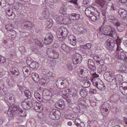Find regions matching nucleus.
I'll use <instances>...</instances> for the list:
<instances>
[{
  "mask_svg": "<svg viewBox=\"0 0 127 127\" xmlns=\"http://www.w3.org/2000/svg\"><path fill=\"white\" fill-rule=\"evenodd\" d=\"M101 32L105 35L110 36L114 38H116L117 33L115 29L109 26H105L101 30Z\"/></svg>",
  "mask_w": 127,
  "mask_h": 127,
  "instance_id": "nucleus-1",
  "label": "nucleus"
},
{
  "mask_svg": "<svg viewBox=\"0 0 127 127\" xmlns=\"http://www.w3.org/2000/svg\"><path fill=\"white\" fill-rule=\"evenodd\" d=\"M68 32L67 29L64 27H62L57 29L56 32V36L59 38L62 37L64 39L67 36Z\"/></svg>",
  "mask_w": 127,
  "mask_h": 127,
  "instance_id": "nucleus-2",
  "label": "nucleus"
},
{
  "mask_svg": "<svg viewBox=\"0 0 127 127\" xmlns=\"http://www.w3.org/2000/svg\"><path fill=\"white\" fill-rule=\"evenodd\" d=\"M103 76L105 79L107 81L117 83L116 78L112 73L110 72H105Z\"/></svg>",
  "mask_w": 127,
  "mask_h": 127,
  "instance_id": "nucleus-3",
  "label": "nucleus"
},
{
  "mask_svg": "<svg viewBox=\"0 0 127 127\" xmlns=\"http://www.w3.org/2000/svg\"><path fill=\"white\" fill-rule=\"evenodd\" d=\"M94 80L93 79L92 80L93 84L94 85L100 90L103 91L105 90V87L103 82L101 81L100 82H98L97 81H94Z\"/></svg>",
  "mask_w": 127,
  "mask_h": 127,
  "instance_id": "nucleus-4",
  "label": "nucleus"
},
{
  "mask_svg": "<svg viewBox=\"0 0 127 127\" xmlns=\"http://www.w3.org/2000/svg\"><path fill=\"white\" fill-rule=\"evenodd\" d=\"M32 101H27V100L23 101L21 103L22 107L25 109L28 110L32 106Z\"/></svg>",
  "mask_w": 127,
  "mask_h": 127,
  "instance_id": "nucleus-5",
  "label": "nucleus"
},
{
  "mask_svg": "<svg viewBox=\"0 0 127 127\" xmlns=\"http://www.w3.org/2000/svg\"><path fill=\"white\" fill-rule=\"evenodd\" d=\"M47 53L48 56L51 59H57L58 57V53L55 51L51 52L49 49H48L47 50Z\"/></svg>",
  "mask_w": 127,
  "mask_h": 127,
  "instance_id": "nucleus-6",
  "label": "nucleus"
},
{
  "mask_svg": "<svg viewBox=\"0 0 127 127\" xmlns=\"http://www.w3.org/2000/svg\"><path fill=\"white\" fill-rule=\"evenodd\" d=\"M59 111L55 110H51L50 112L49 116L50 118L52 120H57L59 118V116L57 114V113Z\"/></svg>",
  "mask_w": 127,
  "mask_h": 127,
  "instance_id": "nucleus-7",
  "label": "nucleus"
},
{
  "mask_svg": "<svg viewBox=\"0 0 127 127\" xmlns=\"http://www.w3.org/2000/svg\"><path fill=\"white\" fill-rule=\"evenodd\" d=\"M53 36L52 34L49 33L46 38H44L43 41L46 45H49L53 41Z\"/></svg>",
  "mask_w": 127,
  "mask_h": 127,
  "instance_id": "nucleus-8",
  "label": "nucleus"
},
{
  "mask_svg": "<svg viewBox=\"0 0 127 127\" xmlns=\"http://www.w3.org/2000/svg\"><path fill=\"white\" fill-rule=\"evenodd\" d=\"M106 44L108 49H112L113 48L115 43L113 39L109 38L106 40Z\"/></svg>",
  "mask_w": 127,
  "mask_h": 127,
  "instance_id": "nucleus-9",
  "label": "nucleus"
},
{
  "mask_svg": "<svg viewBox=\"0 0 127 127\" xmlns=\"http://www.w3.org/2000/svg\"><path fill=\"white\" fill-rule=\"evenodd\" d=\"M107 104H104L102 105L100 108L102 112V115L104 117H105L107 116L108 113V109L106 106Z\"/></svg>",
  "mask_w": 127,
  "mask_h": 127,
  "instance_id": "nucleus-10",
  "label": "nucleus"
},
{
  "mask_svg": "<svg viewBox=\"0 0 127 127\" xmlns=\"http://www.w3.org/2000/svg\"><path fill=\"white\" fill-rule=\"evenodd\" d=\"M72 59L74 64H78L81 61V56L79 54H76L72 57Z\"/></svg>",
  "mask_w": 127,
  "mask_h": 127,
  "instance_id": "nucleus-11",
  "label": "nucleus"
},
{
  "mask_svg": "<svg viewBox=\"0 0 127 127\" xmlns=\"http://www.w3.org/2000/svg\"><path fill=\"white\" fill-rule=\"evenodd\" d=\"M118 13L120 15L121 17L126 19L127 17V11L125 9H120L118 11Z\"/></svg>",
  "mask_w": 127,
  "mask_h": 127,
  "instance_id": "nucleus-12",
  "label": "nucleus"
},
{
  "mask_svg": "<svg viewBox=\"0 0 127 127\" xmlns=\"http://www.w3.org/2000/svg\"><path fill=\"white\" fill-rule=\"evenodd\" d=\"M124 64H125V63L123 64L119 62L117 63V65L119 66L120 70L122 72L126 73L127 72V67Z\"/></svg>",
  "mask_w": 127,
  "mask_h": 127,
  "instance_id": "nucleus-13",
  "label": "nucleus"
},
{
  "mask_svg": "<svg viewBox=\"0 0 127 127\" xmlns=\"http://www.w3.org/2000/svg\"><path fill=\"white\" fill-rule=\"evenodd\" d=\"M24 28L26 29H29L32 28V26L31 22L27 20H24L23 22Z\"/></svg>",
  "mask_w": 127,
  "mask_h": 127,
  "instance_id": "nucleus-14",
  "label": "nucleus"
},
{
  "mask_svg": "<svg viewBox=\"0 0 127 127\" xmlns=\"http://www.w3.org/2000/svg\"><path fill=\"white\" fill-rule=\"evenodd\" d=\"M42 15L45 19H46L49 17L50 14L48 10L45 7L43 8Z\"/></svg>",
  "mask_w": 127,
  "mask_h": 127,
  "instance_id": "nucleus-15",
  "label": "nucleus"
},
{
  "mask_svg": "<svg viewBox=\"0 0 127 127\" xmlns=\"http://www.w3.org/2000/svg\"><path fill=\"white\" fill-rule=\"evenodd\" d=\"M23 72L25 76L27 77L31 73L30 68L27 66L23 67L22 69Z\"/></svg>",
  "mask_w": 127,
  "mask_h": 127,
  "instance_id": "nucleus-16",
  "label": "nucleus"
},
{
  "mask_svg": "<svg viewBox=\"0 0 127 127\" xmlns=\"http://www.w3.org/2000/svg\"><path fill=\"white\" fill-rule=\"evenodd\" d=\"M64 80L58 79L56 82V85L57 87L60 89H62L64 88L65 84L64 83Z\"/></svg>",
  "mask_w": 127,
  "mask_h": 127,
  "instance_id": "nucleus-17",
  "label": "nucleus"
},
{
  "mask_svg": "<svg viewBox=\"0 0 127 127\" xmlns=\"http://www.w3.org/2000/svg\"><path fill=\"white\" fill-rule=\"evenodd\" d=\"M99 5L100 7H101L102 14L106 17L108 15V13L106 11L105 7L103 4L101 3H99Z\"/></svg>",
  "mask_w": 127,
  "mask_h": 127,
  "instance_id": "nucleus-18",
  "label": "nucleus"
},
{
  "mask_svg": "<svg viewBox=\"0 0 127 127\" xmlns=\"http://www.w3.org/2000/svg\"><path fill=\"white\" fill-rule=\"evenodd\" d=\"M69 17L72 20H78L80 18V15L79 14L73 13L69 15Z\"/></svg>",
  "mask_w": 127,
  "mask_h": 127,
  "instance_id": "nucleus-19",
  "label": "nucleus"
},
{
  "mask_svg": "<svg viewBox=\"0 0 127 127\" xmlns=\"http://www.w3.org/2000/svg\"><path fill=\"white\" fill-rule=\"evenodd\" d=\"M116 26H117L118 31L119 32H122L124 30L125 27L124 26L119 22H116L115 23Z\"/></svg>",
  "mask_w": 127,
  "mask_h": 127,
  "instance_id": "nucleus-20",
  "label": "nucleus"
},
{
  "mask_svg": "<svg viewBox=\"0 0 127 127\" xmlns=\"http://www.w3.org/2000/svg\"><path fill=\"white\" fill-rule=\"evenodd\" d=\"M6 12L7 15L9 17H11V18L12 19L14 18L15 14L13 12L12 10V9L7 8L6 10Z\"/></svg>",
  "mask_w": 127,
  "mask_h": 127,
  "instance_id": "nucleus-21",
  "label": "nucleus"
},
{
  "mask_svg": "<svg viewBox=\"0 0 127 127\" xmlns=\"http://www.w3.org/2000/svg\"><path fill=\"white\" fill-rule=\"evenodd\" d=\"M68 38L70 41V43L71 45L73 46H75L76 45V39L73 35H69L68 37Z\"/></svg>",
  "mask_w": 127,
  "mask_h": 127,
  "instance_id": "nucleus-22",
  "label": "nucleus"
},
{
  "mask_svg": "<svg viewBox=\"0 0 127 127\" xmlns=\"http://www.w3.org/2000/svg\"><path fill=\"white\" fill-rule=\"evenodd\" d=\"M119 58L120 59L123 60L124 62L127 63V57L125 54L122 51H121L118 54Z\"/></svg>",
  "mask_w": 127,
  "mask_h": 127,
  "instance_id": "nucleus-23",
  "label": "nucleus"
},
{
  "mask_svg": "<svg viewBox=\"0 0 127 127\" xmlns=\"http://www.w3.org/2000/svg\"><path fill=\"white\" fill-rule=\"evenodd\" d=\"M67 94L70 97H75V99H77L79 98V96L77 95L76 92V93H73L72 92L71 90L69 89L67 90Z\"/></svg>",
  "mask_w": 127,
  "mask_h": 127,
  "instance_id": "nucleus-24",
  "label": "nucleus"
},
{
  "mask_svg": "<svg viewBox=\"0 0 127 127\" xmlns=\"http://www.w3.org/2000/svg\"><path fill=\"white\" fill-rule=\"evenodd\" d=\"M92 15L90 17V18L91 19L92 21L93 22L95 21L98 19L99 18V15H100L98 13H96V14Z\"/></svg>",
  "mask_w": 127,
  "mask_h": 127,
  "instance_id": "nucleus-25",
  "label": "nucleus"
},
{
  "mask_svg": "<svg viewBox=\"0 0 127 127\" xmlns=\"http://www.w3.org/2000/svg\"><path fill=\"white\" fill-rule=\"evenodd\" d=\"M120 92L124 95H127V86H120L119 87Z\"/></svg>",
  "mask_w": 127,
  "mask_h": 127,
  "instance_id": "nucleus-26",
  "label": "nucleus"
},
{
  "mask_svg": "<svg viewBox=\"0 0 127 127\" xmlns=\"http://www.w3.org/2000/svg\"><path fill=\"white\" fill-rule=\"evenodd\" d=\"M80 94L82 97H84L88 95V92L87 89L83 88L80 91Z\"/></svg>",
  "mask_w": 127,
  "mask_h": 127,
  "instance_id": "nucleus-27",
  "label": "nucleus"
},
{
  "mask_svg": "<svg viewBox=\"0 0 127 127\" xmlns=\"http://www.w3.org/2000/svg\"><path fill=\"white\" fill-rule=\"evenodd\" d=\"M10 71L13 75H14L15 76L19 75V72L18 69L16 67H13Z\"/></svg>",
  "mask_w": 127,
  "mask_h": 127,
  "instance_id": "nucleus-28",
  "label": "nucleus"
},
{
  "mask_svg": "<svg viewBox=\"0 0 127 127\" xmlns=\"http://www.w3.org/2000/svg\"><path fill=\"white\" fill-rule=\"evenodd\" d=\"M30 66L32 69H36L38 67V64L36 62L33 61L30 64Z\"/></svg>",
  "mask_w": 127,
  "mask_h": 127,
  "instance_id": "nucleus-29",
  "label": "nucleus"
},
{
  "mask_svg": "<svg viewBox=\"0 0 127 127\" xmlns=\"http://www.w3.org/2000/svg\"><path fill=\"white\" fill-rule=\"evenodd\" d=\"M53 18L54 19L59 23L62 21L63 19V17L62 16L57 15L53 16Z\"/></svg>",
  "mask_w": 127,
  "mask_h": 127,
  "instance_id": "nucleus-30",
  "label": "nucleus"
},
{
  "mask_svg": "<svg viewBox=\"0 0 127 127\" xmlns=\"http://www.w3.org/2000/svg\"><path fill=\"white\" fill-rule=\"evenodd\" d=\"M32 77L33 81L35 82H37L39 80V76L37 73H32Z\"/></svg>",
  "mask_w": 127,
  "mask_h": 127,
  "instance_id": "nucleus-31",
  "label": "nucleus"
},
{
  "mask_svg": "<svg viewBox=\"0 0 127 127\" xmlns=\"http://www.w3.org/2000/svg\"><path fill=\"white\" fill-rule=\"evenodd\" d=\"M79 31L80 33L84 34H87L89 33L88 30L84 29L82 27L79 28Z\"/></svg>",
  "mask_w": 127,
  "mask_h": 127,
  "instance_id": "nucleus-32",
  "label": "nucleus"
},
{
  "mask_svg": "<svg viewBox=\"0 0 127 127\" xmlns=\"http://www.w3.org/2000/svg\"><path fill=\"white\" fill-rule=\"evenodd\" d=\"M61 49L63 50L66 53L68 52V51L69 50V49L70 48V47L68 46H67L65 44H62L61 46Z\"/></svg>",
  "mask_w": 127,
  "mask_h": 127,
  "instance_id": "nucleus-33",
  "label": "nucleus"
},
{
  "mask_svg": "<svg viewBox=\"0 0 127 127\" xmlns=\"http://www.w3.org/2000/svg\"><path fill=\"white\" fill-rule=\"evenodd\" d=\"M85 14L89 18H90V17L93 15V14L89 7L86 9Z\"/></svg>",
  "mask_w": 127,
  "mask_h": 127,
  "instance_id": "nucleus-34",
  "label": "nucleus"
},
{
  "mask_svg": "<svg viewBox=\"0 0 127 127\" xmlns=\"http://www.w3.org/2000/svg\"><path fill=\"white\" fill-rule=\"evenodd\" d=\"M67 11V9L64 6H62L59 10L61 14L64 15L66 13Z\"/></svg>",
  "mask_w": 127,
  "mask_h": 127,
  "instance_id": "nucleus-35",
  "label": "nucleus"
},
{
  "mask_svg": "<svg viewBox=\"0 0 127 127\" xmlns=\"http://www.w3.org/2000/svg\"><path fill=\"white\" fill-rule=\"evenodd\" d=\"M77 73V74L80 77L83 78L84 77V72L83 69H78Z\"/></svg>",
  "mask_w": 127,
  "mask_h": 127,
  "instance_id": "nucleus-36",
  "label": "nucleus"
},
{
  "mask_svg": "<svg viewBox=\"0 0 127 127\" xmlns=\"http://www.w3.org/2000/svg\"><path fill=\"white\" fill-rule=\"evenodd\" d=\"M7 113L9 116L11 117H14L15 114L14 111H12L11 109V108H10L7 112Z\"/></svg>",
  "mask_w": 127,
  "mask_h": 127,
  "instance_id": "nucleus-37",
  "label": "nucleus"
},
{
  "mask_svg": "<svg viewBox=\"0 0 127 127\" xmlns=\"http://www.w3.org/2000/svg\"><path fill=\"white\" fill-rule=\"evenodd\" d=\"M86 106L84 105L80 104L76 107V109L78 110H80L83 111V110L86 108Z\"/></svg>",
  "mask_w": 127,
  "mask_h": 127,
  "instance_id": "nucleus-38",
  "label": "nucleus"
},
{
  "mask_svg": "<svg viewBox=\"0 0 127 127\" xmlns=\"http://www.w3.org/2000/svg\"><path fill=\"white\" fill-rule=\"evenodd\" d=\"M89 7L91 10V11L93 14V15L96 14V13H98L97 11V9L95 8L94 7L91 6Z\"/></svg>",
  "mask_w": 127,
  "mask_h": 127,
  "instance_id": "nucleus-39",
  "label": "nucleus"
},
{
  "mask_svg": "<svg viewBox=\"0 0 127 127\" xmlns=\"http://www.w3.org/2000/svg\"><path fill=\"white\" fill-rule=\"evenodd\" d=\"M34 96L35 97L38 101L41 100V95L40 94L37 92H35L34 93Z\"/></svg>",
  "mask_w": 127,
  "mask_h": 127,
  "instance_id": "nucleus-40",
  "label": "nucleus"
},
{
  "mask_svg": "<svg viewBox=\"0 0 127 127\" xmlns=\"http://www.w3.org/2000/svg\"><path fill=\"white\" fill-rule=\"evenodd\" d=\"M24 93L25 95L27 98H30L32 97L30 92L28 90H26L24 91Z\"/></svg>",
  "mask_w": 127,
  "mask_h": 127,
  "instance_id": "nucleus-41",
  "label": "nucleus"
},
{
  "mask_svg": "<svg viewBox=\"0 0 127 127\" xmlns=\"http://www.w3.org/2000/svg\"><path fill=\"white\" fill-rule=\"evenodd\" d=\"M9 52L8 54L9 56L10 57H12L14 54L15 53V52L13 49L9 48L8 49Z\"/></svg>",
  "mask_w": 127,
  "mask_h": 127,
  "instance_id": "nucleus-42",
  "label": "nucleus"
},
{
  "mask_svg": "<svg viewBox=\"0 0 127 127\" xmlns=\"http://www.w3.org/2000/svg\"><path fill=\"white\" fill-rule=\"evenodd\" d=\"M34 43L36 47H41L42 46L41 45V43L37 39H35L34 40Z\"/></svg>",
  "mask_w": 127,
  "mask_h": 127,
  "instance_id": "nucleus-43",
  "label": "nucleus"
},
{
  "mask_svg": "<svg viewBox=\"0 0 127 127\" xmlns=\"http://www.w3.org/2000/svg\"><path fill=\"white\" fill-rule=\"evenodd\" d=\"M108 19L109 20H110V21H112V22L113 21V22H115L114 21H115L116 22V21H117L116 19L113 15H110L109 16H108Z\"/></svg>",
  "mask_w": 127,
  "mask_h": 127,
  "instance_id": "nucleus-44",
  "label": "nucleus"
},
{
  "mask_svg": "<svg viewBox=\"0 0 127 127\" xmlns=\"http://www.w3.org/2000/svg\"><path fill=\"white\" fill-rule=\"evenodd\" d=\"M94 59L96 62L102 60V58L99 57L98 55L95 56L94 57Z\"/></svg>",
  "mask_w": 127,
  "mask_h": 127,
  "instance_id": "nucleus-45",
  "label": "nucleus"
},
{
  "mask_svg": "<svg viewBox=\"0 0 127 127\" xmlns=\"http://www.w3.org/2000/svg\"><path fill=\"white\" fill-rule=\"evenodd\" d=\"M43 93L45 94L46 96H49L51 94V92L50 91L46 89L43 91Z\"/></svg>",
  "mask_w": 127,
  "mask_h": 127,
  "instance_id": "nucleus-46",
  "label": "nucleus"
},
{
  "mask_svg": "<svg viewBox=\"0 0 127 127\" xmlns=\"http://www.w3.org/2000/svg\"><path fill=\"white\" fill-rule=\"evenodd\" d=\"M91 43H87L86 44L83 46V48L85 49H87L90 48L91 47Z\"/></svg>",
  "mask_w": 127,
  "mask_h": 127,
  "instance_id": "nucleus-47",
  "label": "nucleus"
},
{
  "mask_svg": "<svg viewBox=\"0 0 127 127\" xmlns=\"http://www.w3.org/2000/svg\"><path fill=\"white\" fill-rule=\"evenodd\" d=\"M89 68L93 71H94L96 69V66L95 64L88 65Z\"/></svg>",
  "mask_w": 127,
  "mask_h": 127,
  "instance_id": "nucleus-48",
  "label": "nucleus"
},
{
  "mask_svg": "<svg viewBox=\"0 0 127 127\" xmlns=\"http://www.w3.org/2000/svg\"><path fill=\"white\" fill-rule=\"evenodd\" d=\"M91 85V83L89 81H86L84 83V85L86 88H88Z\"/></svg>",
  "mask_w": 127,
  "mask_h": 127,
  "instance_id": "nucleus-49",
  "label": "nucleus"
},
{
  "mask_svg": "<svg viewBox=\"0 0 127 127\" xmlns=\"http://www.w3.org/2000/svg\"><path fill=\"white\" fill-rule=\"evenodd\" d=\"M92 77L93 79L92 80V81H93L92 80L93 79H95L94 81H96L97 80H98V79L97 78L95 79V78L98 77H99V75L98 74H96V73H94L93 74Z\"/></svg>",
  "mask_w": 127,
  "mask_h": 127,
  "instance_id": "nucleus-50",
  "label": "nucleus"
},
{
  "mask_svg": "<svg viewBox=\"0 0 127 127\" xmlns=\"http://www.w3.org/2000/svg\"><path fill=\"white\" fill-rule=\"evenodd\" d=\"M6 61L5 58L4 57L0 55V63H3Z\"/></svg>",
  "mask_w": 127,
  "mask_h": 127,
  "instance_id": "nucleus-51",
  "label": "nucleus"
},
{
  "mask_svg": "<svg viewBox=\"0 0 127 127\" xmlns=\"http://www.w3.org/2000/svg\"><path fill=\"white\" fill-rule=\"evenodd\" d=\"M65 117L67 119H72L73 117L70 114H65Z\"/></svg>",
  "mask_w": 127,
  "mask_h": 127,
  "instance_id": "nucleus-52",
  "label": "nucleus"
},
{
  "mask_svg": "<svg viewBox=\"0 0 127 127\" xmlns=\"http://www.w3.org/2000/svg\"><path fill=\"white\" fill-rule=\"evenodd\" d=\"M87 64H88V65H92V64H95L93 60L91 59H89L88 60L87 62Z\"/></svg>",
  "mask_w": 127,
  "mask_h": 127,
  "instance_id": "nucleus-53",
  "label": "nucleus"
},
{
  "mask_svg": "<svg viewBox=\"0 0 127 127\" xmlns=\"http://www.w3.org/2000/svg\"><path fill=\"white\" fill-rule=\"evenodd\" d=\"M47 27L49 28H51L52 26V24L50 21H48L47 22Z\"/></svg>",
  "mask_w": 127,
  "mask_h": 127,
  "instance_id": "nucleus-54",
  "label": "nucleus"
},
{
  "mask_svg": "<svg viewBox=\"0 0 127 127\" xmlns=\"http://www.w3.org/2000/svg\"><path fill=\"white\" fill-rule=\"evenodd\" d=\"M67 68L69 70H71L73 69V67L72 65L70 64H68L66 65Z\"/></svg>",
  "mask_w": 127,
  "mask_h": 127,
  "instance_id": "nucleus-55",
  "label": "nucleus"
},
{
  "mask_svg": "<svg viewBox=\"0 0 127 127\" xmlns=\"http://www.w3.org/2000/svg\"><path fill=\"white\" fill-rule=\"evenodd\" d=\"M19 116L20 117H24L26 116V113L25 111H23V112L19 114Z\"/></svg>",
  "mask_w": 127,
  "mask_h": 127,
  "instance_id": "nucleus-56",
  "label": "nucleus"
},
{
  "mask_svg": "<svg viewBox=\"0 0 127 127\" xmlns=\"http://www.w3.org/2000/svg\"><path fill=\"white\" fill-rule=\"evenodd\" d=\"M47 75V77H50L51 76L53 77L54 76L55 74H54L53 73L49 71V73H48Z\"/></svg>",
  "mask_w": 127,
  "mask_h": 127,
  "instance_id": "nucleus-57",
  "label": "nucleus"
},
{
  "mask_svg": "<svg viewBox=\"0 0 127 127\" xmlns=\"http://www.w3.org/2000/svg\"><path fill=\"white\" fill-rule=\"evenodd\" d=\"M18 86L19 87V89L21 91H23L24 90L25 87L22 85H18Z\"/></svg>",
  "mask_w": 127,
  "mask_h": 127,
  "instance_id": "nucleus-58",
  "label": "nucleus"
},
{
  "mask_svg": "<svg viewBox=\"0 0 127 127\" xmlns=\"http://www.w3.org/2000/svg\"><path fill=\"white\" fill-rule=\"evenodd\" d=\"M59 107V109H63L64 107V105L63 103L61 104H58Z\"/></svg>",
  "mask_w": 127,
  "mask_h": 127,
  "instance_id": "nucleus-59",
  "label": "nucleus"
},
{
  "mask_svg": "<svg viewBox=\"0 0 127 127\" xmlns=\"http://www.w3.org/2000/svg\"><path fill=\"white\" fill-rule=\"evenodd\" d=\"M97 63H98V65L101 66H103L104 64V62L102 60Z\"/></svg>",
  "mask_w": 127,
  "mask_h": 127,
  "instance_id": "nucleus-60",
  "label": "nucleus"
},
{
  "mask_svg": "<svg viewBox=\"0 0 127 127\" xmlns=\"http://www.w3.org/2000/svg\"><path fill=\"white\" fill-rule=\"evenodd\" d=\"M10 108H11V109L12 111H14V112H15V111H17V110L18 109V108L14 107V106H12V107H10Z\"/></svg>",
  "mask_w": 127,
  "mask_h": 127,
  "instance_id": "nucleus-61",
  "label": "nucleus"
},
{
  "mask_svg": "<svg viewBox=\"0 0 127 127\" xmlns=\"http://www.w3.org/2000/svg\"><path fill=\"white\" fill-rule=\"evenodd\" d=\"M48 4L49 5H48L49 6H50V5H51V7H53L54 4V2H53V0L50 1H49L48 2Z\"/></svg>",
  "mask_w": 127,
  "mask_h": 127,
  "instance_id": "nucleus-62",
  "label": "nucleus"
},
{
  "mask_svg": "<svg viewBox=\"0 0 127 127\" xmlns=\"http://www.w3.org/2000/svg\"><path fill=\"white\" fill-rule=\"evenodd\" d=\"M14 95H13L12 96L10 97L9 98V100L12 101V102L14 103L15 102V99L14 98Z\"/></svg>",
  "mask_w": 127,
  "mask_h": 127,
  "instance_id": "nucleus-63",
  "label": "nucleus"
},
{
  "mask_svg": "<svg viewBox=\"0 0 127 127\" xmlns=\"http://www.w3.org/2000/svg\"><path fill=\"white\" fill-rule=\"evenodd\" d=\"M117 39H116V42H117V45H120V44L121 43V40L119 39L118 38L119 37L117 35Z\"/></svg>",
  "mask_w": 127,
  "mask_h": 127,
  "instance_id": "nucleus-64",
  "label": "nucleus"
}]
</instances>
